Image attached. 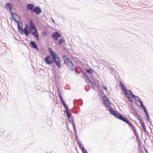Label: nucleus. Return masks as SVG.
<instances>
[{"label":"nucleus","mask_w":153,"mask_h":153,"mask_svg":"<svg viewBox=\"0 0 153 153\" xmlns=\"http://www.w3.org/2000/svg\"><path fill=\"white\" fill-rule=\"evenodd\" d=\"M41 9L38 7H35L33 10V12L36 13V14H38L41 13Z\"/></svg>","instance_id":"obj_8"},{"label":"nucleus","mask_w":153,"mask_h":153,"mask_svg":"<svg viewBox=\"0 0 153 153\" xmlns=\"http://www.w3.org/2000/svg\"><path fill=\"white\" fill-rule=\"evenodd\" d=\"M65 42V40L64 39H60L59 41V43L60 44L62 43H64Z\"/></svg>","instance_id":"obj_20"},{"label":"nucleus","mask_w":153,"mask_h":153,"mask_svg":"<svg viewBox=\"0 0 153 153\" xmlns=\"http://www.w3.org/2000/svg\"><path fill=\"white\" fill-rule=\"evenodd\" d=\"M120 83L121 88L123 91L124 92H125L127 90L125 87L123 85L121 82L120 81Z\"/></svg>","instance_id":"obj_14"},{"label":"nucleus","mask_w":153,"mask_h":153,"mask_svg":"<svg viewBox=\"0 0 153 153\" xmlns=\"http://www.w3.org/2000/svg\"><path fill=\"white\" fill-rule=\"evenodd\" d=\"M63 58L64 60L65 63L69 69L72 71L76 70V67L72 61L69 58L65 55H63Z\"/></svg>","instance_id":"obj_3"},{"label":"nucleus","mask_w":153,"mask_h":153,"mask_svg":"<svg viewBox=\"0 0 153 153\" xmlns=\"http://www.w3.org/2000/svg\"><path fill=\"white\" fill-rule=\"evenodd\" d=\"M44 33L45 34V35H46V33H45V32H44Z\"/></svg>","instance_id":"obj_31"},{"label":"nucleus","mask_w":153,"mask_h":153,"mask_svg":"<svg viewBox=\"0 0 153 153\" xmlns=\"http://www.w3.org/2000/svg\"><path fill=\"white\" fill-rule=\"evenodd\" d=\"M30 45L33 48H35L36 50H38V49L36 43L33 42H31L30 43Z\"/></svg>","instance_id":"obj_13"},{"label":"nucleus","mask_w":153,"mask_h":153,"mask_svg":"<svg viewBox=\"0 0 153 153\" xmlns=\"http://www.w3.org/2000/svg\"><path fill=\"white\" fill-rule=\"evenodd\" d=\"M20 24H18V28H19V29H22V27H21L20 26Z\"/></svg>","instance_id":"obj_29"},{"label":"nucleus","mask_w":153,"mask_h":153,"mask_svg":"<svg viewBox=\"0 0 153 153\" xmlns=\"http://www.w3.org/2000/svg\"><path fill=\"white\" fill-rule=\"evenodd\" d=\"M145 115H146V117L147 118L148 120H149V114L148 113L147 111L146 112H145Z\"/></svg>","instance_id":"obj_23"},{"label":"nucleus","mask_w":153,"mask_h":153,"mask_svg":"<svg viewBox=\"0 0 153 153\" xmlns=\"http://www.w3.org/2000/svg\"><path fill=\"white\" fill-rule=\"evenodd\" d=\"M104 103L108 106H110L111 105V103L109 102L108 100V98L107 97H105L103 99Z\"/></svg>","instance_id":"obj_10"},{"label":"nucleus","mask_w":153,"mask_h":153,"mask_svg":"<svg viewBox=\"0 0 153 153\" xmlns=\"http://www.w3.org/2000/svg\"><path fill=\"white\" fill-rule=\"evenodd\" d=\"M140 123L141 125H143V124H144V122H143V120H140Z\"/></svg>","instance_id":"obj_27"},{"label":"nucleus","mask_w":153,"mask_h":153,"mask_svg":"<svg viewBox=\"0 0 153 153\" xmlns=\"http://www.w3.org/2000/svg\"><path fill=\"white\" fill-rule=\"evenodd\" d=\"M49 51L50 53L52 56L53 59L50 56H47L44 59L45 63L47 64L50 65L53 63V61L55 62L58 68H60L61 65L59 58L55 52L51 48H49Z\"/></svg>","instance_id":"obj_1"},{"label":"nucleus","mask_w":153,"mask_h":153,"mask_svg":"<svg viewBox=\"0 0 153 153\" xmlns=\"http://www.w3.org/2000/svg\"><path fill=\"white\" fill-rule=\"evenodd\" d=\"M130 127L133 130V131L134 132L135 135L136 136H137V133L135 127L133 126L132 124L130 126Z\"/></svg>","instance_id":"obj_12"},{"label":"nucleus","mask_w":153,"mask_h":153,"mask_svg":"<svg viewBox=\"0 0 153 153\" xmlns=\"http://www.w3.org/2000/svg\"><path fill=\"white\" fill-rule=\"evenodd\" d=\"M142 127L143 128V129L144 131H146V128L145 127L144 124H143V125H142Z\"/></svg>","instance_id":"obj_24"},{"label":"nucleus","mask_w":153,"mask_h":153,"mask_svg":"<svg viewBox=\"0 0 153 153\" xmlns=\"http://www.w3.org/2000/svg\"><path fill=\"white\" fill-rule=\"evenodd\" d=\"M109 112L112 114L114 115L116 113V112L114 111H113L112 109H110L109 110Z\"/></svg>","instance_id":"obj_21"},{"label":"nucleus","mask_w":153,"mask_h":153,"mask_svg":"<svg viewBox=\"0 0 153 153\" xmlns=\"http://www.w3.org/2000/svg\"><path fill=\"white\" fill-rule=\"evenodd\" d=\"M30 27L28 25H25L23 30L24 33L26 36H27L29 34L30 31L31 30L32 35L35 36L37 39H38L39 37L37 30L35 27L34 24L31 20L30 21Z\"/></svg>","instance_id":"obj_2"},{"label":"nucleus","mask_w":153,"mask_h":153,"mask_svg":"<svg viewBox=\"0 0 153 153\" xmlns=\"http://www.w3.org/2000/svg\"><path fill=\"white\" fill-rule=\"evenodd\" d=\"M103 88H104V89L105 90H106V91H107V88H106L105 87V86H103Z\"/></svg>","instance_id":"obj_30"},{"label":"nucleus","mask_w":153,"mask_h":153,"mask_svg":"<svg viewBox=\"0 0 153 153\" xmlns=\"http://www.w3.org/2000/svg\"><path fill=\"white\" fill-rule=\"evenodd\" d=\"M126 96L127 97L129 101L131 102H132V100L131 97L136 99L137 97L135 96L132 93V92L130 90H127L124 92Z\"/></svg>","instance_id":"obj_4"},{"label":"nucleus","mask_w":153,"mask_h":153,"mask_svg":"<svg viewBox=\"0 0 153 153\" xmlns=\"http://www.w3.org/2000/svg\"><path fill=\"white\" fill-rule=\"evenodd\" d=\"M11 13L12 15V17L13 18V19L16 21V19L17 17H18L17 15L15 13L13 14L12 12H11Z\"/></svg>","instance_id":"obj_19"},{"label":"nucleus","mask_w":153,"mask_h":153,"mask_svg":"<svg viewBox=\"0 0 153 153\" xmlns=\"http://www.w3.org/2000/svg\"><path fill=\"white\" fill-rule=\"evenodd\" d=\"M82 151L83 153H87V151L84 149V148L82 147Z\"/></svg>","instance_id":"obj_25"},{"label":"nucleus","mask_w":153,"mask_h":153,"mask_svg":"<svg viewBox=\"0 0 153 153\" xmlns=\"http://www.w3.org/2000/svg\"><path fill=\"white\" fill-rule=\"evenodd\" d=\"M83 75V77L85 81L88 83L91 82L90 79L87 75L85 73H84Z\"/></svg>","instance_id":"obj_9"},{"label":"nucleus","mask_w":153,"mask_h":153,"mask_svg":"<svg viewBox=\"0 0 153 153\" xmlns=\"http://www.w3.org/2000/svg\"><path fill=\"white\" fill-rule=\"evenodd\" d=\"M123 122L126 123L129 126H130L131 124H132V123H131V122L128 120L127 119L125 118L124 120L123 121Z\"/></svg>","instance_id":"obj_17"},{"label":"nucleus","mask_w":153,"mask_h":153,"mask_svg":"<svg viewBox=\"0 0 153 153\" xmlns=\"http://www.w3.org/2000/svg\"><path fill=\"white\" fill-rule=\"evenodd\" d=\"M34 7V5L32 4H28L27 6V10L33 11V8Z\"/></svg>","instance_id":"obj_11"},{"label":"nucleus","mask_w":153,"mask_h":153,"mask_svg":"<svg viewBox=\"0 0 153 153\" xmlns=\"http://www.w3.org/2000/svg\"><path fill=\"white\" fill-rule=\"evenodd\" d=\"M136 99L137 100V101L140 103L141 106L142 108L144 106L143 105V103L142 102V101L139 98L137 97V98Z\"/></svg>","instance_id":"obj_18"},{"label":"nucleus","mask_w":153,"mask_h":153,"mask_svg":"<svg viewBox=\"0 0 153 153\" xmlns=\"http://www.w3.org/2000/svg\"><path fill=\"white\" fill-rule=\"evenodd\" d=\"M79 145H80V147L81 148V149L82 150V147L83 148H84V147H83V146H82L81 144H80Z\"/></svg>","instance_id":"obj_28"},{"label":"nucleus","mask_w":153,"mask_h":153,"mask_svg":"<svg viewBox=\"0 0 153 153\" xmlns=\"http://www.w3.org/2000/svg\"><path fill=\"white\" fill-rule=\"evenodd\" d=\"M52 36L55 41H56L58 38L61 36V35L58 32H56L52 34Z\"/></svg>","instance_id":"obj_6"},{"label":"nucleus","mask_w":153,"mask_h":153,"mask_svg":"<svg viewBox=\"0 0 153 153\" xmlns=\"http://www.w3.org/2000/svg\"><path fill=\"white\" fill-rule=\"evenodd\" d=\"M86 71L88 73H92L93 72V70L91 69L90 68L88 69H87Z\"/></svg>","instance_id":"obj_22"},{"label":"nucleus","mask_w":153,"mask_h":153,"mask_svg":"<svg viewBox=\"0 0 153 153\" xmlns=\"http://www.w3.org/2000/svg\"><path fill=\"white\" fill-rule=\"evenodd\" d=\"M114 116L117 118L123 121L125 118L122 116L121 114L119 113L116 112Z\"/></svg>","instance_id":"obj_7"},{"label":"nucleus","mask_w":153,"mask_h":153,"mask_svg":"<svg viewBox=\"0 0 153 153\" xmlns=\"http://www.w3.org/2000/svg\"><path fill=\"white\" fill-rule=\"evenodd\" d=\"M6 8H9L10 10H11L12 8V6L11 4L10 3H8L6 4Z\"/></svg>","instance_id":"obj_15"},{"label":"nucleus","mask_w":153,"mask_h":153,"mask_svg":"<svg viewBox=\"0 0 153 153\" xmlns=\"http://www.w3.org/2000/svg\"><path fill=\"white\" fill-rule=\"evenodd\" d=\"M59 97L61 101V102L63 104V105L65 109V112L67 114L68 118H69L70 117V114L68 112V108L67 106L66 105V104L64 100H63V99L62 98V97L61 94L59 92Z\"/></svg>","instance_id":"obj_5"},{"label":"nucleus","mask_w":153,"mask_h":153,"mask_svg":"<svg viewBox=\"0 0 153 153\" xmlns=\"http://www.w3.org/2000/svg\"><path fill=\"white\" fill-rule=\"evenodd\" d=\"M145 150L146 152H147V150L146 149H145Z\"/></svg>","instance_id":"obj_32"},{"label":"nucleus","mask_w":153,"mask_h":153,"mask_svg":"<svg viewBox=\"0 0 153 153\" xmlns=\"http://www.w3.org/2000/svg\"><path fill=\"white\" fill-rule=\"evenodd\" d=\"M142 108V109H143V111H144V113L147 111H146V108H145V106H144Z\"/></svg>","instance_id":"obj_26"},{"label":"nucleus","mask_w":153,"mask_h":153,"mask_svg":"<svg viewBox=\"0 0 153 153\" xmlns=\"http://www.w3.org/2000/svg\"><path fill=\"white\" fill-rule=\"evenodd\" d=\"M123 122L126 123L129 126H130L131 124H132V123H131V122L128 120L127 119L125 118L124 120L123 121Z\"/></svg>","instance_id":"obj_16"}]
</instances>
